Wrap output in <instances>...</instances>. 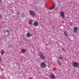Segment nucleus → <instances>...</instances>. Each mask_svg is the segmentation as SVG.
Returning <instances> with one entry per match:
<instances>
[{"mask_svg": "<svg viewBox=\"0 0 79 79\" xmlns=\"http://www.w3.org/2000/svg\"><path fill=\"white\" fill-rule=\"evenodd\" d=\"M39 57L40 58L43 60H44L45 58V57L44 56V55L43 54L40 55H39Z\"/></svg>", "mask_w": 79, "mask_h": 79, "instance_id": "nucleus-1", "label": "nucleus"}, {"mask_svg": "<svg viewBox=\"0 0 79 79\" xmlns=\"http://www.w3.org/2000/svg\"><path fill=\"white\" fill-rule=\"evenodd\" d=\"M29 13L31 15V16H35V13L32 10H30Z\"/></svg>", "mask_w": 79, "mask_h": 79, "instance_id": "nucleus-2", "label": "nucleus"}, {"mask_svg": "<svg viewBox=\"0 0 79 79\" xmlns=\"http://www.w3.org/2000/svg\"><path fill=\"white\" fill-rule=\"evenodd\" d=\"M73 65L74 67H77V66H79V63H78L76 62H73Z\"/></svg>", "mask_w": 79, "mask_h": 79, "instance_id": "nucleus-3", "label": "nucleus"}, {"mask_svg": "<svg viewBox=\"0 0 79 79\" xmlns=\"http://www.w3.org/2000/svg\"><path fill=\"white\" fill-rule=\"evenodd\" d=\"M33 25L35 27H37L39 26V23L37 21L34 22L33 23Z\"/></svg>", "mask_w": 79, "mask_h": 79, "instance_id": "nucleus-4", "label": "nucleus"}, {"mask_svg": "<svg viewBox=\"0 0 79 79\" xmlns=\"http://www.w3.org/2000/svg\"><path fill=\"white\" fill-rule=\"evenodd\" d=\"M40 65L43 68H44V67H45V66H46V64L44 62H42L40 64Z\"/></svg>", "mask_w": 79, "mask_h": 79, "instance_id": "nucleus-5", "label": "nucleus"}, {"mask_svg": "<svg viewBox=\"0 0 79 79\" xmlns=\"http://www.w3.org/2000/svg\"><path fill=\"white\" fill-rule=\"evenodd\" d=\"M60 15H61V16H62V18H65V16L64 15V12H63L61 11L60 13Z\"/></svg>", "mask_w": 79, "mask_h": 79, "instance_id": "nucleus-6", "label": "nucleus"}, {"mask_svg": "<svg viewBox=\"0 0 79 79\" xmlns=\"http://www.w3.org/2000/svg\"><path fill=\"white\" fill-rule=\"evenodd\" d=\"M78 29V28H77V27H74V28L73 31L74 33H77V30Z\"/></svg>", "mask_w": 79, "mask_h": 79, "instance_id": "nucleus-7", "label": "nucleus"}, {"mask_svg": "<svg viewBox=\"0 0 79 79\" xmlns=\"http://www.w3.org/2000/svg\"><path fill=\"white\" fill-rule=\"evenodd\" d=\"M27 37H31V33H30V32H28L27 34Z\"/></svg>", "mask_w": 79, "mask_h": 79, "instance_id": "nucleus-8", "label": "nucleus"}, {"mask_svg": "<svg viewBox=\"0 0 79 79\" xmlns=\"http://www.w3.org/2000/svg\"><path fill=\"white\" fill-rule=\"evenodd\" d=\"M25 52H26V50H25V49H22V50H21L22 53H24Z\"/></svg>", "mask_w": 79, "mask_h": 79, "instance_id": "nucleus-9", "label": "nucleus"}, {"mask_svg": "<svg viewBox=\"0 0 79 79\" xmlns=\"http://www.w3.org/2000/svg\"><path fill=\"white\" fill-rule=\"evenodd\" d=\"M32 23H33V20L31 19L29 22V24H30V25H31V24H32Z\"/></svg>", "mask_w": 79, "mask_h": 79, "instance_id": "nucleus-10", "label": "nucleus"}, {"mask_svg": "<svg viewBox=\"0 0 79 79\" xmlns=\"http://www.w3.org/2000/svg\"><path fill=\"white\" fill-rule=\"evenodd\" d=\"M50 77L52 79H55V75H52Z\"/></svg>", "mask_w": 79, "mask_h": 79, "instance_id": "nucleus-11", "label": "nucleus"}, {"mask_svg": "<svg viewBox=\"0 0 79 79\" xmlns=\"http://www.w3.org/2000/svg\"><path fill=\"white\" fill-rule=\"evenodd\" d=\"M64 35L65 37H68V34H67V32L66 31L64 32Z\"/></svg>", "mask_w": 79, "mask_h": 79, "instance_id": "nucleus-12", "label": "nucleus"}, {"mask_svg": "<svg viewBox=\"0 0 79 79\" xmlns=\"http://www.w3.org/2000/svg\"><path fill=\"white\" fill-rule=\"evenodd\" d=\"M55 4H54V5H53V7L52 8L49 9V10H52V9H53V8H55Z\"/></svg>", "mask_w": 79, "mask_h": 79, "instance_id": "nucleus-13", "label": "nucleus"}, {"mask_svg": "<svg viewBox=\"0 0 79 79\" xmlns=\"http://www.w3.org/2000/svg\"><path fill=\"white\" fill-rule=\"evenodd\" d=\"M4 53V51H3V50H2L1 51V54L2 55H3V53Z\"/></svg>", "mask_w": 79, "mask_h": 79, "instance_id": "nucleus-14", "label": "nucleus"}, {"mask_svg": "<svg viewBox=\"0 0 79 79\" xmlns=\"http://www.w3.org/2000/svg\"><path fill=\"white\" fill-rule=\"evenodd\" d=\"M58 64H59L61 65V64L62 63L61 62H60V61H59V62H58Z\"/></svg>", "mask_w": 79, "mask_h": 79, "instance_id": "nucleus-15", "label": "nucleus"}, {"mask_svg": "<svg viewBox=\"0 0 79 79\" xmlns=\"http://www.w3.org/2000/svg\"><path fill=\"white\" fill-rule=\"evenodd\" d=\"M2 18V15L0 14V19Z\"/></svg>", "mask_w": 79, "mask_h": 79, "instance_id": "nucleus-16", "label": "nucleus"}, {"mask_svg": "<svg viewBox=\"0 0 79 79\" xmlns=\"http://www.w3.org/2000/svg\"><path fill=\"white\" fill-rule=\"evenodd\" d=\"M60 60H62V59H63V58H62V57H60L59 59L60 60Z\"/></svg>", "mask_w": 79, "mask_h": 79, "instance_id": "nucleus-17", "label": "nucleus"}, {"mask_svg": "<svg viewBox=\"0 0 79 79\" xmlns=\"http://www.w3.org/2000/svg\"><path fill=\"white\" fill-rule=\"evenodd\" d=\"M6 32H8V33H9V32H10V31L8 30H6Z\"/></svg>", "mask_w": 79, "mask_h": 79, "instance_id": "nucleus-18", "label": "nucleus"}, {"mask_svg": "<svg viewBox=\"0 0 79 79\" xmlns=\"http://www.w3.org/2000/svg\"><path fill=\"white\" fill-rule=\"evenodd\" d=\"M62 49L63 51H64V48H62Z\"/></svg>", "mask_w": 79, "mask_h": 79, "instance_id": "nucleus-19", "label": "nucleus"}, {"mask_svg": "<svg viewBox=\"0 0 79 79\" xmlns=\"http://www.w3.org/2000/svg\"><path fill=\"white\" fill-rule=\"evenodd\" d=\"M2 57H0V61H2Z\"/></svg>", "mask_w": 79, "mask_h": 79, "instance_id": "nucleus-20", "label": "nucleus"}, {"mask_svg": "<svg viewBox=\"0 0 79 79\" xmlns=\"http://www.w3.org/2000/svg\"><path fill=\"white\" fill-rule=\"evenodd\" d=\"M17 13H18V14L19 15V13H18V12H17Z\"/></svg>", "mask_w": 79, "mask_h": 79, "instance_id": "nucleus-21", "label": "nucleus"}, {"mask_svg": "<svg viewBox=\"0 0 79 79\" xmlns=\"http://www.w3.org/2000/svg\"><path fill=\"white\" fill-rule=\"evenodd\" d=\"M2 2V0H0V2Z\"/></svg>", "mask_w": 79, "mask_h": 79, "instance_id": "nucleus-22", "label": "nucleus"}, {"mask_svg": "<svg viewBox=\"0 0 79 79\" xmlns=\"http://www.w3.org/2000/svg\"><path fill=\"white\" fill-rule=\"evenodd\" d=\"M24 16H23V17H24Z\"/></svg>", "mask_w": 79, "mask_h": 79, "instance_id": "nucleus-23", "label": "nucleus"}]
</instances>
